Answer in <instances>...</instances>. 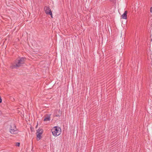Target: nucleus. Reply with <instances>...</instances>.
Instances as JSON below:
<instances>
[{"instance_id":"1","label":"nucleus","mask_w":152,"mask_h":152,"mask_svg":"<svg viewBox=\"0 0 152 152\" xmlns=\"http://www.w3.org/2000/svg\"><path fill=\"white\" fill-rule=\"evenodd\" d=\"M25 58L22 57L16 59L14 63L11 66L12 69L17 68L21 66L24 63Z\"/></svg>"},{"instance_id":"2","label":"nucleus","mask_w":152,"mask_h":152,"mask_svg":"<svg viewBox=\"0 0 152 152\" xmlns=\"http://www.w3.org/2000/svg\"><path fill=\"white\" fill-rule=\"evenodd\" d=\"M61 131L60 128L57 126L54 127L51 129L52 134L55 136L59 135L61 134Z\"/></svg>"},{"instance_id":"3","label":"nucleus","mask_w":152,"mask_h":152,"mask_svg":"<svg viewBox=\"0 0 152 152\" xmlns=\"http://www.w3.org/2000/svg\"><path fill=\"white\" fill-rule=\"evenodd\" d=\"M10 132L12 134H16L18 133V131L15 124H12L10 125Z\"/></svg>"},{"instance_id":"4","label":"nucleus","mask_w":152,"mask_h":152,"mask_svg":"<svg viewBox=\"0 0 152 152\" xmlns=\"http://www.w3.org/2000/svg\"><path fill=\"white\" fill-rule=\"evenodd\" d=\"M44 10L45 13L47 15H49L51 16V17L53 18L52 12L49 7L46 6L45 7Z\"/></svg>"},{"instance_id":"5","label":"nucleus","mask_w":152,"mask_h":152,"mask_svg":"<svg viewBox=\"0 0 152 152\" xmlns=\"http://www.w3.org/2000/svg\"><path fill=\"white\" fill-rule=\"evenodd\" d=\"M127 11H125L124 14L122 15L121 16L123 19H126L127 18Z\"/></svg>"},{"instance_id":"6","label":"nucleus","mask_w":152,"mask_h":152,"mask_svg":"<svg viewBox=\"0 0 152 152\" xmlns=\"http://www.w3.org/2000/svg\"><path fill=\"white\" fill-rule=\"evenodd\" d=\"M50 115H48L47 117H45L44 119V121H50Z\"/></svg>"},{"instance_id":"7","label":"nucleus","mask_w":152,"mask_h":152,"mask_svg":"<svg viewBox=\"0 0 152 152\" xmlns=\"http://www.w3.org/2000/svg\"><path fill=\"white\" fill-rule=\"evenodd\" d=\"M43 132V130L42 129H39L37 131V133H40L41 134H42Z\"/></svg>"},{"instance_id":"8","label":"nucleus","mask_w":152,"mask_h":152,"mask_svg":"<svg viewBox=\"0 0 152 152\" xmlns=\"http://www.w3.org/2000/svg\"><path fill=\"white\" fill-rule=\"evenodd\" d=\"M59 111L58 110H56L55 113L54 114V115H55L56 117H59Z\"/></svg>"},{"instance_id":"9","label":"nucleus","mask_w":152,"mask_h":152,"mask_svg":"<svg viewBox=\"0 0 152 152\" xmlns=\"http://www.w3.org/2000/svg\"><path fill=\"white\" fill-rule=\"evenodd\" d=\"M41 135L42 134L40 133H37V140H39L40 139Z\"/></svg>"},{"instance_id":"10","label":"nucleus","mask_w":152,"mask_h":152,"mask_svg":"<svg viewBox=\"0 0 152 152\" xmlns=\"http://www.w3.org/2000/svg\"><path fill=\"white\" fill-rule=\"evenodd\" d=\"M16 145L17 146H19L20 145V143L19 142H17Z\"/></svg>"},{"instance_id":"11","label":"nucleus","mask_w":152,"mask_h":152,"mask_svg":"<svg viewBox=\"0 0 152 152\" xmlns=\"http://www.w3.org/2000/svg\"><path fill=\"white\" fill-rule=\"evenodd\" d=\"M1 102H2V99H1V96H0V103H1Z\"/></svg>"},{"instance_id":"12","label":"nucleus","mask_w":152,"mask_h":152,"mask_svg":"<svg viewBox=\"0 0 152 152\" xmlns=\"http://www.w3.org/2000/svg\"><path fill=\"white\" fill-rule=\"evenodd\" d=\"M150 12L151 13H152V7L151 8Z\"/></svg>"}]
</instances>
